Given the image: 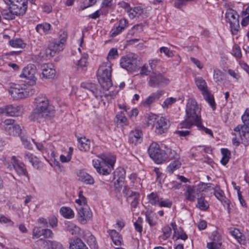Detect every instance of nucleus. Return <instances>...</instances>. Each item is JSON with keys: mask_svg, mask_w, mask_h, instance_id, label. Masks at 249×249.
<instances>
[{"mask_svg": "<svg viewBox=\"0 0 249 249\" xmlns=\"http://www.w3.org/2000/svg\"><path fill=\"white\" fill-rule=\"evenodd\" d=\"M197 207L202 211H206L209 207V204L203 196L197 198Z\"/></svg>", "mask_w": 249, "mask_h": 249, "instance_id": "obj_36", "label": "nucleus"}, {"mask_svg": "<svg viewBox=\"0 0 249 249\" xmlns=\"http://www.w3.org/2000/svg\"><path fill=\"white\" fill-rule=\"evenodd\" d=\"M43 236L45 238H53L54 234L52 230L49 229H43Z\"/></svg>", "mask_w": 249, "mask_h": 249, "instance_id": "obj_58", "label": "nucleus"}, {"mask_svg": "<svg viewBox=\"0 0 249 249\" xmlns=\"http://www.w3.org/2000/svg\"><path fill=\"white\" fill-rule=\"evenodd\" d=\"M148 152L150 158L158 164L162 163L167 160L166 149H160L159 145L156 142H153L150 144Z\"/></svg>", "mask_w": 249, "mask_h": 249, "instance_id": "obj_3", "label": "nucleus"}, {"mask_svg": "<svg viewBox=\"0 0 249 249\" xmlns=\"http://www.w3.org/2000/svg\"><path fill=\"white\" fill-rule=\"evenodd\" d=\"M34 106L36 109H52L55 107L45 95L38 96L36 98Z\"/></svg>", "mask_w": 249, "mask_h": 249, "instance_id": "obj_15", "label": "nucleus"}, {"mask_svg": "<svg viewBox=\"0 0 249 249\" xmlns=\"http://www.w3.org/2000/svg\"><path fill=\"white\" fill-rule=\"evenodd\" d=\"M195 82L197 87L201 91L204 98L210 107L213 108H215L213 96L209 91L205 80L201 77H198L195 78Z\"/></svg>", "mask_w": 249, "mask_h": 249, "instance_id": "obj_4", "label": "nucleus"}, {"mask_svg": "<svg viewBox=\"0 0 249 249\" xmlns=\"http://www.w3.org/2000/svg\"><path fill=\"white\" fill-rule=\"evenodd\" d=\"M1 113L5 114L7 115L17 117L21 115V112L20 111V110H1Z\"/></svg>", "mask_w": 249, "mask_h": 249, "instance_id": "obj_45", "label": "nucleus"}, {"mask_svg": "<svg viewBox=\"0 0 249 249\" xmlns=\"http://www.w3.org/2000/svg\"><path fill=\"white\" fill-rule=\"evenodd\" d=\"M42 75L46 78H53L55 75V70L52 64H44L41 66Z\"/></svg>", "mask_w": 249, "mask_h": 249, "instance_id": "obj_19", "label": "nucleus"}, {"mask_svg": "<svg viewBox=\"0 0 249 249\" xmlns=\"http://www.w3.org/2000/svg\"><path fill=\"white\" fill-rule=\"evenodd\" d=\"M193 125L194 124L190 122L186 118L182 121L178 125V128L182 129V128H186V129H190Z\"/></svg>", "mask_w": 249, "mask_h": 249, "instance_id": "obj_46", "label": "nucleus"}, {"mask_svg": "<svg viewBox=\"0 0 249 249\" xmlns=\"http://www.w3.org/2000/svg\"><path fill=\"white\" fill-rule=\"evenodd\" d=\"M60 213L66 218H72L74 217V213L70 207H62L60 210Z\"/></svg>", "mask_w": 249, "mask_h": 249, "instance_id": "obj_34", "label": "nucleus"}, {"mask_svg": "<svg viewBox=\"0 0 249 249\" xmlns=\"http://www.w3.org/2000/svg\"><path fill=\"white\" fill-rule=\"evenodd\" d=\"M77 220L82 224H85L92 217V213L88 206H80L77 208Z\"/></svg>", "mask_w": 249, "mask_h": 249, "instance_id": "obj_12", "label": "nucleus"}, {"mask_svg": "<svg viewBox=\"0 0 249 249\" xmlns=\"http://www.w3.org/2000/svg\"><path fill=\"white\" fill-rule=\"evenodd\" d=\"M231 234L240 243L244 244L245 240L244 236L242 233L238 229H234L230 231Z\"/></svg>", "mask_w": 249, "mask_h": 249, "instance_id": "obj_37", "label": "nucleus"}, {"mask_svg": "<svg viewBox=\"0 0 249 249\" xmlns=\"http://www.w3.org/2000/svg\"><path fill=\"white\" fill-rule=\"evenodd\" d=\"M155 131L157 134H161L164 133L170 126L169 121L163 117L157 119L155 124Z\"/></svg>", "mask_w": 249, "mask_h": 249, "instance_id": "obj_17", "label": "nucleus"}, {"mask_svg": "<svg viewBox=\"0 0 249 249\" xmlns=\"http://www.w3.org/2000/svg\"><path fill=\"white\" fill-rule=\"evenodd\" d=\"M207 247L209 249H220L221 244L216 242H212L208 243Z\"/></svg>", "mask_w": 249, "mask_h": 249, "instance_id": "obj_64", "label": "nucleus"}, {"mask_svg": "<svg viewBox=\"0 0 249 249\" xmlns=\"http://www.w3.org/2000/svg\"><path fill=\"white\" fill-rule=\"evenodd\" d=\"M118 25L123 31L128 27V22L126 19L123 18L119 20Z\"/></svg>", "mask_w": 249, "mask_h": 249, "instance_id": "obj_60", "label": "nucleus"}, {"mask_svg": "<svg viewBox=\"0 0 249 249\" xmlns=\"http://www.w3.org/2000/svg\"><path fill=\"white\" fill-rule=\"evenodd\" d=\"M138 61L134 55H128L121 58L120 63L122 68L128 71L132 72L137 69Z\"/></svg>", "mask_w": 249, "mask_h": 249, "instance_id": "obj_7", "label": "nucleus"}, {"mask_svg": "<svg viewBox=\"0 0 249 249\" xmlns=\"http://www.w3.org/2000/svg\"><path fill=\"white\" fill-rule=\"evenodd\" d=\"M64 227L66 231H69L72 235H76L79 231V228L70 221L65 222Z\"/></svg>", "mask_w": 249, "mask_h": 249, "instance_id": "obj_25", "label": "nucleus"}, {"mask_svg": "<svg viewBox=\"0 0 249 249\" xmlns=\"http://www.w3.org/2000/svg\"><path fill=\"white\" fill-rule=\"evenodd\" d=\"M128 13L129 18H134L136 17L140 16L143 13V10L141 7L138 6L134 7L133 9H130L129 10H128Z\"/></svg>", "mask_w": 249, "mask_h": 249, "instance_id": "obj_38", "label": "nucleus"}, {"mask_svg": "<svg viewBox=\"0 0 249 249\" xmlns=\"http://www.w3.org/2000/svg\"><path fill=\"white\" fill-rule=\"evenodd\" d=\"M79 179L87 184H92L94 183L93 178L90 175L84 172L79 173Z\"/></svg>", "mask_w": 249, "mask_h": 249, "instance_id": "obj_32", "label": "nucleus"}, {"mask_svg": "<svg viewBox=\"0 0 249 249\" xmlns=\"http://www.w3.org/2000/svg\"><path fill=\"white\" fill-rule=\"evenodd\" d=\"M142 218L139 217L137 220L134 224L135 230L140 233H141L142 230Z\"/></svg>", "mask_w": 249, "mask_h": 249, "instance_id": "obj_52", "label": "nucleus"}, {"mask_svg": "<svg viewBox=\"0 0 249 249\" xmlns=\"http://www.w3.org/2000/svg\"><path fill=\"white\" fill-rule=\"evenodd\" d=\"M145 117L147 119L148 124H152L156 120H157V116L153 113L147 114Z\"/></svg>", "mask_w": 249, "mask_h": 249, "instance_id": "obj_59", "label": "nucleus"}, {"mask_svg": "<svg viewBox=\"0 0 249 249\" xmlns=\"http://www.w3.org/2000/svg\"><path fill=\"white\" fill-rule=\"evenodd\" d=\"M9 44L12 47L17 48H24L26 46V44L20 38L11 40Z\"/></svg>", "mask_w": 249, "mask_h": 249, "instance_id": "obj_41", "label": "nucleus"}, {"mask_svg": "<svg viewBox=\"0 0 249 249\" xmlns=\"http://www.w3.org/2000/svg\"><path fill=\"white\" fill-rule=\"evenodd\" d=\"M187 109H198L197 103L194 99H190L187 104Z\"/></svg>", "mask_w": 249, "mask_h": 249, "instance_id": "obj_57", "label": "nucleus"}, {"mask_svg": "<svg viewBox=\"0 0 249 249\" xmlns=\"http://www.w3.org/2000/svg\"><path fill=\"white\" fill-rule=\"evenodd\" d=\"M9 93L15 99H19L27 97L29 92L27 89H23L19 85H14L9 90Z\"/></svg>", "mask_w": 249, "mask_h": 249, "instance_id": "obj_14", "label": "nucleus"}, {"mask_svg": "<svg viewBox=\"0 0 249 249\" xmlns=\"http://www.w3.org/2000/svg\"><path fill=\"white\" fill-rule=\"evenodd\" d=\"M242 120L244 123L243 125H238L234 129L237 133L235 135H238L242 140L244 138H246V136L248 135L249 128L248 124H249V110H245L244 114L242 116Z\"/></svg>", "mask_w": 249, "mask_h": 249, "instance_id": "obj_8", "label": "nucleus"}, {"mask_svg": "<svg viewBox=\"0 0 249 249\" xmlns=\"http://www.w3.org/2000/svg\"><path fill=\"white\" fill-rule=\"evenodd\" d=\"M11 163L8 165V168L10 170L14 169L17 175L19 177H25L27 181L30 180L28 172L24 163L18 160L15 156H12Z\"/></svg>", "mask_w": 249, "mask_h": 249, "instance_id": "obj_5", "label": "nucleus"}, {"mask_svg": "<svg viewBox=\"0 0 249 249\" xmlns=\"http://www.w3.org/2000/svg\"><path fill=\"white\" fill-rule=\"evenodd\" d=\"M163 91L162 90H158L155 93H153L143 102V105L144 107H148L149 106L156 100H158L162 95Z\"/></svg>", "mask_w": 249, "mask_h": 249, "instance_id": "obj_21", "label": "nucleus"}, {"mask_svg": "<svg viewBox=\"0 0 249 249\" xmlns=\"http://www.w3.org/2000/svg\"><path fill=\"white\" fill-rule=\"evenodd\" d=\"M204 191L203 185H198L197 186H188L186 191L185 193V196L186 199L190 201H194L195 198L200 197L203 196L202 192Z\"/></svg>", "mask_w": 249, "mask_h": 249, "instance_id": "obj_10", "label": "nucleus"}, {"mask_svg": "<svg viewBox=\"0 0 249 249\" xmlns=\"http://www.w3.org/2000/svg\"><path fill=\"white\" fill-rule=\"evenodd\" d=\"M73 152V148L71 147H69V151L67 156L61 155L60 156V160L62 162H67L70 161L71 158V155Z\"/></svg>", "mask_w": 249, "mask_h": 249, "instance_id": "obj_43", "label": "nucleus"}, {"mask_svg": "<svg viewBox=\"0 0 249 249\" xmlns=\"http://www.w3.org/2000/svg\"><path fill=\"white\" fill-rule=\"evenodd\" d=\"M118 51L115 48H112L108 53L107 55L108 59H114L116 56H117Z\"/></svg>", "mask_w": 249, "mask_h": 249, "instance_id": "obj_63", "label": "nucleus"}, {"mask_svg": "<svg viewBox=\"0 0 249 249\" xmlns=\"http://www.w3.org/2000/svg\"><path fill=\"white\" fill-rule=\"evenodd\" d=\"M224 74L219 70H214L213 71V78L215 82L218 83L221 82L223 79Z\"/></svg>", "mask_w": 249, "mask_h": 249, "instance_id": "obj_42", "label": "nucleus"}, {"mask_svg": "<svg viewBox=\"0 0 249 249\" xmlns=\"http://www.w3.org/2000/svg\"><path fill=\"white\" fill-rule=\"evenodd\" d=\"M169 83V79L163 77L161 74L153 73L150 75L148 84L149 86L155 88L166 86Z\"/></svg>", "mask_w": 249, "mask_h": 249, "instance_id": "obj_11", "label": "nucleus"}, {"mask_svg": "<svg viewBox=\"0 0 249 249\" xmlns=\"http://www.w3.org/2000/svg\"><path fill=\"white\" fill-rule=\"evenodd\" d=\"M147 198L148 202L152 205L155 206L158 205L160 199L159 195L156 192H152L147 195Z\"/></svg>", "mask_w": 249, "mask_h": 249, "instance_id": "obj_29", "label": "nucleus"}, {"mask_svg": "<svg viewBox=\"0 0 249 249\" xmlns=\"http://www.w3.org/2000/svg\"><path fill=\"white\" fill-rule=\"evenodd\" d=\"M55 110H34L29 116L30 120L37 121L42 118L50 117L51 115L54 113Z\"/></svg>", "mask_w": 249, "mask_h": 249, "instance_id": "obj_18", "label": "nucleus"}, {"mask_svg": "<svg viewBox=\"0 0 249 249\" xmlns=\"http://www.w3.org/2000/svg\"><path fill=\"white\" fill-rule=\"evenodd\" d=\"M112 69L108 63H104L101 65L97 71L98 81L102 87L105 90H108L112 86Z\"/></svg>", "mask_w": 249, "mask_h": 249, "instance_id": "obj_2", "label": "nucleus"}, {"mask_svg": "<svg viewBox=\"0 0 249 249\" xmlns=\"http://www.w3.org/2000/svg\"><path fill=\"white\" fill-rule=\"evenodd\" d=\"M160 53H164L166 56L169 57H172L174 56L173 52L170 50L167 47H162L160 48Z\"/></svg>", "mask_w": 249, "mask_h": 249, "instance_id": "obj_54", "label": "nucleus"}, {"mask_svg": "<svg viewBox=\"0 0 249 249\" xmlns=\"http://www.w3.org/2000/svg\"><path fill=\"white\" fill-rule=\"evenodd\" d=\"M115 122L117 125H120L122 126L124 125H127L128 124L127 118L125 116V114L122 111L116 115Z\"/></svg>", "mask_w": 249, "mask_h": 249, "instance_id": "obj_31", "label": "nucleus"}, {"mask_svg": "<svg viewBox=\"0 0 249 249\" xmlns=\"http://www.w3.org/2000/svg\"><path fill=\"white\" fill-rule=\"evenodd\" d=\"M43 229L39 227H35L33 229V239L38 238L43 236Z\"/></svg>", "mask_w": 249, "mask_h": 249, "instance_id": "obj_44", "label": "nucleus"}, {"mask_svg": "<svg viewBox=\"0 0 249 249\" xmlns=\"http://www.w3.org/2000/svg\"><path fill=\"white\" fill-rule=\"evenodd\" d=\"M125 176V170L121 167L118 168L113 173V179H118L120 182H124Z\"/></svg>", "mask_w": 249, "mask_h": 249, "instance_id": "obj_28", "label": "nucleus"}, {"mask_svg": "<svg viewBox=\"0 0 249 249\" xmlns=\"http://www.w3.org/2000/svg\"><path fill=\"white\" fill-rule=\"evenodd\" d=\"M20 139L25 148L29 150H31L32 149V144L30 142L28 141L26 138L20 136Z\"/></svg>", "mask_w": 249, "mask_h": 249, "instance_id": "obj_61", "label": "nucleus"}, {"mask_svg": "<svg viewBox=\"0 0 249 249\" xmlns=\"http://www.w3.org/2000/svg\"><path fill=\"white\" fill-rule=\"evenodd\" d=\"M66 41V35L64 33L60 40H54L50 42L46 50L47 55L53 57L56 53L63 50Z\"/></svg>", "mask_w": 249, "mask_h": 249, "instance_id": "obj_6", "label": "nucleus"}, {"mask_svg": "<svg viewBox=\"0 0 249 249\" xmlns=\"http://www.w3.org/2000/svg\"><path fill=\"white\" fill-rule=\"evenodd\" d=\"M181 165V162L180 161V159H176L167 166L166 171L170 174H172L174 171L179 169Z\"/></svg>", "mask_w": 249, "mask_h": 249, "instance_id": "obj_30", "label": "nucleus"}, {"mask_svg": "<svg viewBox=\"0 0 249 249\" xmlns=\"http://www.w3.org/2000/svg\"><path fill=\"white\" fill-rule=\"evenodd\" d=\"M3 127L4 130L10 135L19 136L21 133L20 126L15 124L13 119H6L3 122Z\"/></svg>", "mask_w": 249, "mask_h": 249, "instance_id": "obj_9", "label": "nucleus"}, {"mask_svg": "<svg viewBox=\"0 0 249 249\" xmlns=\"http://www.w3.org/2000/svg\"><path fill=\"white\" fill-rule=\"evenodd\" d=\"M186 118L197 126L202 122L200 110H186Z\"/></svg>", "mask_w": 249, "mask_h": 249, "instance_id": "obj_16", "label": "nucleus"}, {"mask_svg": "<svg viewBox=\"0 0 249 249\" xmlns=\"http://www.w3.org/2000/svg\"><path fill=\"white\" fill-rule=\"evenodd\" d=\"M75 203L78 205V207L88 206L86 198L84 196L78 199H76L75 200Z\"/></svg>", "mask_w": 249, "mask_h": 249, "instance_id": "obj_62", "label": "nucleus"}, {"mask_svg": "<svg viewBox=\"0 0 249 249\" xmlns=\"http://www.w3.org/2000/svg\"><path fill=\"white\" fill-rule=\"evenodd\" d=\"M70 249H88L82 240L78 238L73 239V241L70 243Z\"/></svg>", "mask_w": 249, "mask_h": 249, "instance_id": "obj_27", "label": "nucleus"}, {"mask_svg": "<svg viewBox=\"0 0 249 249\" xmlns=\"http://www.w3.org/2000/svg\"><path fill=\"white\" fill-rule=\"evenodd\" d=\"M88 243L91 249H98V245L95 238L93 235H90L88 239Z\"/></svg>", "mask_w": 249, "mask_h": 249, "instance_id": "obj_50", "label": "nucleus"}, {"mask_svg": "<svg viewBox=\"0 0 249 249\" xmlns=\"http://www.w3.org/2000/svg\"><path fill=\"white\" fill-rule=\"evenodd\" d=\"M37 242H42L44 245L48 246L49 249H62V248L61 244L56 241L45 240L41 239Z\"/></svg>", "mask_w": 249, "mask_h": 249, "instance_id": "obj_26", "label": "nucleus"}, {"mask_svg": "<svg viewBox=\"0 0 249 249\" xmlns=\"http://www.w3.org/2000/svg\"><path fill=\"white\" fill-rule=\"evenodd\" d=\"M225 17L230 23L235 24L237 25V22L239 21V15L235 11L232 9H228L226 13Z\"/></svg>", "mask_w": 249, "mask_h": 249, "instance_id": "obj_23", "label": "nucleus"}, {"mask_svg": "<svg viewBox=\"0 0 249 249\" xmlns=\"http://www.w3.org/2000/svg\"><path fill=\"white\" fill-rule=\"evenodd\" d=\"M177 101V99L173 97L167 98L163 102L162 107L163 108H169L171 106Z\"/></svg>", "mask_w": 249, "mask_h": 249, "instance_id": "obj_48", "label": "nucleus"}, {"mask_svg": "<svg viewBox=\"0 0 249 249\" xmlns=\"http://www.w3.org/2000/svg\"><path fill=\"white\" fill-rule=\"evenodd\" d=\"M89 56L87 53L82 54L81 58L75 63L77 70L78 71H83L88 65V59Z\"/></svg>", "mask_w": 249, "mask_h": 249, "instance_id": "obj_24", "label": "nucleus"}, {"mask_svg": "<svg viewBox=\"0 0 249 249\" xmlns=\"http://www.w3.org/2000/svg\"><path fill=\"white\" fill-rule=\"evenodd\" d=\"M172 230L171 228L169 227H166L163 229V235L162 236V238L163 240H166L168 238H169L171 234Z\"/></svg>", "mask_w": 249, "mask_h": 249, "instance_id": "obj_55", "label": "nucleus"}, {"mask_svg": "<svg viewBox=\"0 0 249 249\" xmlns=\"http://www.w3.org/2000/svg\"><path fill=\"white\" fill-rule=\"evenodd\" d=\"M233 55L237 58H240L242 57V53L240 48L239 46L235 45L232 49Z\"/></svg>", "mask_w": 249, "mask_h": 249, "instance_id": "obj_51", "label": "nucleus"}, {"mask_svg": "<svg viewBox=\"0 0 249 249\" xmlns=\"http://www.w3.org/2000/svg\"><path fill=\"white\" fill-rule=\"evenodd\" d=\"M116 161V157L109 154H102L98 156V159L92 160L94 167L97 172L103 175L110 173Z\"/></svg>", "mask_w": 249, "mask_h": 249, "instance_id": "obj_1", "label": "nucleus"}, {"mask_svg": "<svg viewBox=\"0 0 249 249\" xmlns=\"http://www.w3.org/2000/svg\"><path fill=\"white\" fill-rule=\"evenodd\" d=\"M81 88L89 90L93 95H94L95 97H97V89L95 84L83 82L81 84Z\"/></svg>", "mask_w": 249, "mask_h": 249, "instance_id": "obj_33", "label": "nucleus"}, {"mask_svg": "<svg viewBox=\"0 0 249 249\" xmlns=\"http://www.w3.org/2000/svg\"><path fill=\"white\" fill-rule=\"evenodd\" d=\"M77 141L78 142V147L80 151H89L90 147V141L89 139H87L85 137H78Z\"/></svg>", "mask_w": 249, "mask_h": 249, "instance_id": "obj_22", "label": "nucleus"}, {"mask_svg": "<svg viewBox=\"0 0 249 249\" xmlns=\"http://www.w3.org/2000/svg\"><path fill=\"white\" fill-rule=\"evenodd\" d=\"M1 15L5 19H13L15 18L16 14L13 11L10 6L8 9H3L1 11Z\"/></svg>", "mask_w": 249, "mask_h": 249, "instance_id": "obj_39", "label": "nucleus"}, {"mask_svg": "<svg viewBox=\"0 0 249 249\" xmlns=\"http://www.w3.org/2000/svg\"><path fill=\"white\" fill-rule=\"evenodd\" d=\"M36 73V68L35 66L33 64H29L23 69L22 72L20 74V76L29 80L30 84L34 85L35 84L36 79L35 76Z\"/></svg>", "mask_w": 249, "mask_h": 249, "instance_id": "obj_13", "label": "nucleus"}, {"mask_svg": "<svg viewBox=\"0 0 249 249\" xmlns=\"http://www.w3.org/2000/svg\"><path fill=\"white\" fill-rule=\"evenodd\" d=\"M123 32V30H122L118 25H115L113 28L111 29L110 33L111 36L112 37H115L120 34L121 33Z\"/></svg>", "mask_w": 249, "mask_h": 249, "instance_id": "obj_56", "label": "nucleus"}, {"mask_svg": "<svg viewBox=\"0 0 249 249\" xmlns=\"http://www.w3.org/2000/svg\"><path fill=\"white\" fill-rule=\"evenodd\" d=\"M194 0H176L174 3V6L178 9H181L185 6L188 2L193 1Z\"/></svg>", "mask_w": 249, "mask_h": 249, "instance_id": "obj_49", "label": "nucleus"}, {"mask_svg": "<svg viewBox=\"0 0 249 249\" xmlns=\"http://www.w3.org/2000/svg\"><path fill=\"white\" fill-rule=\"evenodd\" d=\"M25 158L28 160L34 167H36V157H33L32 154L30 153H26L25 154Z\"/></svg>", "mask_w": 249, "mask_h": 249, "instance_id": "obj_53", "label": "nucleus"}, {"mask_svg": "<svg viewBox=\"0 0 249 249\" xmlns=\"http://www.w3.org/2000/svg\"><path fill=\"white\" fill-rule=\"evenodd\" d=\"M50 28L51 25L49 23H44L37 25L36 30L37 32L42 35L43 34H47Z\"/></svg>", "mask_w": 249, "mask_h": 249, "instance_id": "obj_35", "label": "nucleus"}, {"mask_svg": "<svg viewBox=\"0 0 249 249\" xmlns=\"http://www.w3.org/2000/svg\"><path fill=\"white\" fill-rule=\"evenodd\" d=\"M142 131L139 129H135L132 130L129 135V141L130 143L137 144L138 143H141L142 140Z\"/></svg>", "mask_w": 249, "mask_h": 249, "instance_id": "obj_20", "label": "nucleus"}, {"mask_svg": "<svg viewBox=\"0 0 249 249\" xmlns=\"http://www.w3.org/2000/svg\"><path fill=\"white\" fill-rule=\"evenodd\" d=\"M172 205V202L170 200L166 199L165 200H162V198H160V202H159L157 206L160 207H166L170 208Z\"/></svg>", "mask_w": 249, "mask_h": 249, "instance_id": "obj_47", "label": "nucleus"}, {"mask_svg": "<svg viewBox=\"0 0 249 249\" xmlns=\"http://www.w3.org/2000/svg\"><path fill=\"white\" fill-rule=\"evenodd\" d=\"M165 148L166 149V154L167 156V160H176V159H180L179 155L175 150L167 147H165Z\"/></svg>", "mask_w": 249, "mask_h": 249, "instance_id": "obj_40", "label": "nucleus"}]
</instances>
